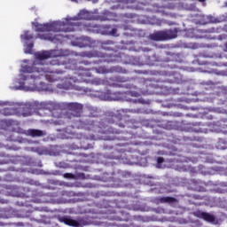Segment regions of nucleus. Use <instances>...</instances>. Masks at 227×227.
<instances>
[{"label":"nucleus","mask_w":227,"mask_h":227,"mask_svg":"<svg viewBox=\"0 0 227 227\" xmlns=\"http://www.w3.org/2000/svg\"><path fill=\"white\" fill-rule=\"evenodd\" d=\"M70 52L63 50L43 51L35 53V60L23 59L20 62V74L17 75L14 85L11 90H23L24 91H52V88L40 81L45 79L54 82L61 79V74L47 67L45 60L51 58H63Z\"/></svg>","instance_id":"1"},{"label":"nucleus","mask_w":227,"mask_h":227,"mask_svg":"<svg viewBox=\"0 0 227 227\" xmlns=\"http://www.w3.org/2000/svg\"><path fill=\"white\" fill-rule=\"evenodd\" d=\"M95 20L93 12L82 10L75 17L67 16L60 20L51 21L44 24L34 21L32 24L36 33H71V31H75L76 26H79V20Z\"/></svg>","instance_id":"2"},{"label":"nucleus","mask_w":227,"mask_h":227,"mask_svg":"<svg viewBox=\"0 0 227 227\" xmlns=\"http://www.w3.org/2000/svg\"><path fill=\"white\" fill-rule=\"evenodd\" d=\"M78 79L74 78H66L64 81V83L60 88H64V90H72L74 88V82H86V79L84 77H90V74H88V71H82L78 73Z\"/></svg>","instance_id":"3"},{"label":"nucleus","mask_w":227,"mask_h":227,"mask_svg":"<svg viewBox=\"0 0 227 227\" xmlns=\"http://www.w3.org/2000/svg\"><path fill=\"white\" fill-rule=\"evenodd\" d=\"M20 40L24 45V52L26 54H33L34 44L31 42L33 40V34L29 31H24L20 35Z\"/></svg>","instance_id":"4"},{"label":"nucleus","mask_w":227,"mask_h":227,"mask_svg":"<svg viewBox=\"0 0 227 227\" xmlns=\"http://www.w3.org/2000/svg\"><path fill=\"white\" fill-rule=\"evenodd\" d=\"M176 29L166 30L151 35V38L156 42H160L162 40H173V38H176Z\"/></svg>","instance_id":"5"},{"label":"nucleus","mask_w":227,"mask_h":227,"mask_svg":"<svg viewBox=\"0 0 227 227\" xmlns=\"http://www.w3.org/2000/svg\"><path fill=\"white\" fill-rule=\"evenodd\" d=\"M106 27L104 26H88L86 27L87 31H90L91 33H100L101 35H112L113 36H116V28H111V27H106V29L104 30Z\"/></svg>","instance_id":"6"},{"label":"nucleus","mask_w":227,"mask_h":227,"mask_svg":"<svg viewBox=\"0 0 227 227\" xmlns=\"http://www.w3.org/2000/svg\"><path fill=\"white\" fill-rule=\"evenodd\" d=\"M37 38L40 40H48L49 42H63V35H52V34H38Z\"/></svg>","instance_id":"7"},{"label":"nucleus","mask_w":227,"mask_h":227,"mask_svg":"<svg viewBox=\"0 0 227 227\" xmlns=\"http://www.w3.org/2000/svg\"><path fill=\"white\" fill-rule=\"evenodd\" d=\"M71 43L74 47H90V38L88 37L76 38L75 41H72Z\"/></svg>","instance_id":"8"},{"label":"nucleus","mask_w":227,"mask_h":227,"mask_svg":"<svg viewBox=\"0 0 227 227\" xmlns=\"http://www.w3.org/2000/svg\"><path fill=\"white\" fill-rule=\"evenodd\" d=\"M120 93H112L111 91H106L105 93V96L102 98L103 100H120L121 98H120Z\"/></svg>","instance_id":"9"},{"label":"nucleus","mask_w":227,"mask_h":227,"mask_svg":"<svg viewBox=\"0 0 227 227\" xmlns=\"http://www.w3.org/2000/svg\"><path fill=\"white\" fill-rule=\"evenodd\" d=\"M67 109H69V111H73V113H77V114H79V113L82 111V105L78 103H68Z\"/></svg>","instance_id":"10"},{"label":"nucleus","mask_w":227,"mask_h":227,"mask_svg":"<svg viewBox=\"0 0 227 227\" xmlns=\"http://www.w3.org/2000/svg\"><path fill=\"white\" fill-rule=\"evenodd\" d=\"M27 135L31 136L32 137H40V136H43V131L38 129H29L27 131Z\"/></svg>","instance_id":"11"},{"label":"nucleus","mask_w":227,"mask_h":227,"mask_svg":"<svg viewBox=\"0 0 227 227\" xmlns=\"http://www.w3.org/2000/svg\"><path fill=\"white\" fill-rule=\"evenodd\" d=\"M201 217L204 218L205 221H207L208 223H213L214 221V215L208 214V213H201L200 214Z\"/></svg>","instance_id":"12"},{"label":"nucleus","mask_w":227,"mask_h":227,"mask_svg":"<svg viewBox=\"0 0 227 227\" xmlns=\"http://www.w3.org/2000/svg\"><path fill=\"white\" fill-rule=\"evenodd\" d=\"M166 165H164V159L162 158H158L157 159V168H165Z\"/></svg>","instance_id":"13"},{"label":"nucleus","mask_w":227,"mask_h":227,"mask_svg":"<svg viewBox=\"0 0 227 227\" xmlns=\"http://www.w3.org/2000/svg\"><path fill=\"white\" fill-rule=\"evenodd\" d=\"M4 114L5 116H11L12 114H15V110L13 109H10V108H6L4 112Z\"/></svg>","instance_id":"14"},{"label":"nucleus","mask_w":227,"mask_h":227,"mask_svg":"<svg viewBox=\"0 0 227 227\" xmlns=\"http://www.w3.org/2000/svg\"><path fill=\"white\" fill-rule=\"evenodd\" d=\"M203 19H204L205 20H207V21H206V22L200 21V24H207V23H208V22H215V20H214V19H213V18H210L209 16H203Z\"/></svg>","instance_id":"15"},{"label":"nucleus","mask_w":227,"mask_h":227,"mask_svg":"<svg viewBox=\"0 0 227 227\" xmlns=\"http://www.w3.org/2000/svg\"><path fill=\"white\" fill-rule=\"evenodd\" d=\"M97 74H107V69L106 67H99L96 69Z\"/></svg>","instance_id":"16"},{"label":"nucleus","mask_w":227,"mask_h":227,"mask_svg":"<svg viewBox=\"0 0 227 227\" xmlns=\"http://www.w3.org/2000/svg\"><path fill=\"white\" fill-rule=\"evenodd\" d=\"M66 223H67L69 226H78L77 222L74 220H67Z\"/></svg>","instance_id":"17"},{"label":"nucleus","mask_w":227,"mask_h":227,"mask_svg":"<svg viewBox=\"0 0 227 227\" xmlns=\"http://www.w3.org/2000/svg\"><path fill=\"white\" fill-rule=\"evenodd\" d=\"M51 65L54 66V65H60L59 61V60H52L51 62Z\"/></svg>","instance_id":"18"},{"label":"nucleus","mask_w":227,"mask_h":227,"mask_svg":"<svg viewBox=\"0 0 227 227\" xmlns=\"http://www.w3.org/2000/svg\"><path fill=\"white\" fill-rule=\"evenodd\" d=\"M215 132H222L223 134H227V130L224 129H215Z\"/></svg>","instance_id":"19"},{"label":"nucleus","mask_w":227,"mask_h":227,"mask_svg":"<svg viewBox=\"0 0 227 227\" xmlns=\"http://www.w3.org/2000/svg\"><path fill=\"white\" fill-rule=\"evenodd\" d=\"M209 33H219V31L215 30V28H212L211 30H209Z\"/></svg>","instance_id":"20"},{"label":"nucleus","mask_w":227,"mask_h":227,"mask_svg":"<svg viewBox=\"0 0 227 227\" xmlns=\"http://www.w3.org/2000/svg\"><path fill=\"white\" fill-rule=\"evenodd\" d=\"M42 106L47 109V106H49V103H42Z\"/></svg>","instance_id":"21"},{"label":"nucleus","mask_w":227,"mask_h":227,"mask_svg":"<svg viewBox=\"0 0 227 227\" xmlns=\"http://www.w3.org/2000/svg\"><path fill=\"white\" fill-rule=\"evenodd\" d=\"M191 36L195 38H203V36H200V35H191Z\"/></svg>","instance_id":"22"},{"label":"nucleus","mask_w":227,"mask_h":227,"mask_svg":"<svg viewBox=\"0 0 227 227\" xmlns=\"http://www.w3.org/2000/svg\"><path fill=\"white\" fill-rule=\"evenodd\" d=\"M190 31H191V33H196V31H198V30L191 29Z\"/></svg>","instance_id":"23"},{"label":"nucleus","mask_w":227,"mask_h":227,"mask_svg":"<svg viewBox=\"0 0 227 227\" xmlns=\"http://www.w3.org/2000/svg\"><path fill=\"white\" fill-rule=\"evenodd\" d=\"M200 3H204L205 0H199Z\"/></svg>","instance_id":"24"},{"label":"nucleus","mask_w":227,"mask_h":227,"mask_svg":"<svg viewBox=\"0 0 227 227\" xmlns=\"http://www.w3.org/2000/svg\"><path fill=\"white\" fill-rule=\"evenodd\" d=\"M106 20H111V18H107Z\"/></svg>","instance_id":"25"},{"label":"nucleus","mask_w":227,"mask_h":227,"mask_svg":"<svg viewBox=\"0 0 227 227\" xmlns=\"http://www.w3.org/2000/svg\"><path fill=\"white\" fill-rule=\"evenodd\" d=\"M135 97H139V95L138 94H135Z\"/></svg>","instance_id":"26"},{"label":"nucleus","mask_w":227,"mask_h":227,"mask_svg":"<svg viewBox=\"0 0 227 227\" xmlns=\"http://www.w3.org/2000/svg\"><path fill=\"white\" fill-rule=\"evenodd\" d=\"M0 106H3V102L0 101Z\"/></svg>","instance_id":"27"},{"label":"nucleus","mask_w":227,"mask_h":227,"mask_svg":"<svg viewBox=\"0 0 227 227\" xmlns=\"http://www.w3.org/2000/svg\"><path fill=\"white\" fill-rule=\"evenodd\" d=\"M225 29V31H227V29L226 28H224Z\"/></svg>","instance_id":"28"},{"label":"nucleus","mask_w":227,"mask_h":227,"mask_svg":"<svg viewBox=\"0 0 227 227\" xmlns=\"http://www.w3.org/2000/svg\"><path fill=\"white\" fill-rule=\"evenodd\" d=\"M225 127H227V125H225Z\"/></svg>","instance_id":"29"}]
</instances>
